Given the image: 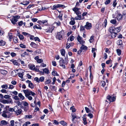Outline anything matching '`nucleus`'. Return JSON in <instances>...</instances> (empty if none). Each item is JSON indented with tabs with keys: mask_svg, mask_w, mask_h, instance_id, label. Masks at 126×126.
Here are the masks:
<instances>
[{
	"mask_svg": "<svg viewBox=\"0 0 126 126\" xmlns=\"http://www.w3.org/2000/svg\"><path fill=\"white\" fill-rule=\"evenodd\" d=\"M13 98L15 100H18L19 99V98L17 96H14Z\"/></svg>",
	"mask_w": 126,
	"mask_h": 126,
	"instance_id": "57",
	"label": "nucleus"
},
{
	"mask_svg": "<svg viewBox=\"0 0 126 126\" xmlns=\"http://www.w3.org/2000/svg\"><path fill=\"white\" fill-rule=\"evenodd\" d=\"M81 15H77V16L75 18V19L76 20H80L81 18Z\"/></svg>",
	"mask_w": 126,
	"mask_h": 126,
	"instance_id": "15",
	"label": "nucleus"
},
{
	"mask_svg": "<svg viewBox=\"0 0 126 126\" xmlns=\"http://www.w3.org/2000/svg\"><path fill=\"white\" fill-rule=\"evenodd\" d=\"M19 37L20 39L21 40H23L24 38L23 36L21 34H20L19 36Z\"/></svg>",
	"mask_w": 126,
	"mask_h": 126,
	"instance_id": "58",
	"label": "nucleus"
},
{
	"mask_svg": "<svg viewBox=\"0 0 126 126\" xmlns=\"http://www.w3.org/2000/svg\"><path fill=\"white\" fill-rule=\"evenodd\" d=\"M42 70L43 72L45 73L48 74L49 73V70L47 68H46L44 69H43Z\"/></svg>",
	"mask_w": 126,
	"mask_h": 126,
	"instance_id": "12",
	"label": "nucleus"
},
{
	"mask_svg": "<svg viewBox=\"0 0 126 126\" xmlns=\"http://www.w3.org/2000/svg\"><path fill=\"white\" fill-rule=\"evenodd\" d=\"M44 78L43 77H41L39 79V82H42L44 81Z\"/></svg>",
	"mask_w": 126,
	"mask_h": 126,
	"instance_id": "37",
	"label": "nucleus"
},
{
	"mask_svg": "<svg viewBox=\"0 0 126 126\" xmlns=\"http://www.w3.org/2000/svg\"><path fill=\"white\" fill-rule=\"evenodd\" d=\"M48 30L46 31V32H51L53 30V28L52 26H50L49 27V29H48Z\"/></svg>",
	"mask_w": 126,
	"mask_h": 126,
	"instance_id": "11",
	"label": "nucleus"
},
{
	"mask_svg": "<svg viewBox=\"0 0 126 126\" xmlns=\"http://www.w3.org/2000/svg\"><path fill=\"white\" fill-rule=\"evenodd\" d=\"M122 16L121 14H118V16H117L116 17L118 20H120L122 19Z\"/></svg>",
	"mask_w": 126,
	"mask_h": 126,
	"instance_id": "13",
	"label": "nucleus"
},
{
	"mask_svg": "<svg viewBox=\"0 0 126 126\" xmlns=\"http://www.w3.org/2000/svg\"><path fill=\"white\" fill-rule=\"evenodd\" d=\"M47 22V20H44L40 21V23L44 24L45 23Z\"/></svg>",
	"mask_w": 126,
	"mask_h": 126,
	"instance_id": "62",
	"label": "nucleus"
},
{
	"mask_svg": "<svg viewBox=\"0 0 126 126\" xmlns=\"http://www.w3.org/2000/svg\"><path fill=\"white\" fill-rule=\"evenodd\" d=\"M90 80L89 82V83L90 84H91L93 82V76L92 75V74L91 73H90Z\"/></svg>",
	"mask_w": 126,
	"mask_h": 126,
	"instance_id": "19",
	"label": "nucleus"
},
{
	"mask_svg": "<svg viewBox=\"0 0 126 126\" xmlns=\"http://www.w3.org/2000/svg\"><path fill=\"white\" fill-rule=\"evenodd\" d=\"M12 101L11 99H4L1 102L3 104H8L11 103Z\"/></svg>",
	"mask_w": 126,
	"mask_h": 126,
	"instance_id": "6",
	"label": "nucleus"
},
{
	"mask_svg": "<svg viewBox=\"0 0 126 126\" xmlns=\"http://www.w3.org/2000/svg\"><path fill=\"white\" fill-rule=\"evenodd\" d=\"M122 27L121 26H120L116 28H115L114 32V33H116L117 34V33L119 32L120 31Z\"/></svg>",
	"mask_w": 126,
	"mask_h": 126,
	"instance_id": "7",
	"label": "nucleus"
},
{
	"mask_svg": "<svg viewBox=\"0 0 126 126\" xmlns=\"http://www.w3.org/2000/svg\"><path fill=\"white\" fill-rule=\"evenodd\" d=\"M1 87L3 89H7L8 88V85L7 84H4L1 86Z\"/></svg>",
	"mask_w": 126,
	"mask_h": 126,
	"instance_id": "32",
	"label": "nucleus"
},
{
	"mask_svg": "<svg viewBox=\"0 0 126 126\" xmlns=\"http://www.w3.org/2000/svg\"><path fill=\"white\" fill-rule=\"evenodd\" d=\"M20 47L22 48H25L26 47V46L23 44H21L19 45Z\"/></svg>",
	"mask_w": 126,
	"mask_h": 126,
	"instance_id": "55",
	"label": "nucleus"
},
{
	"mask_svg": "<svg viewBox=\"0 0 126 126\" xmlns=\"http://www.w3.org/2000/svg\"><path fill=\"white\" fill-rule=\"evenodd\" d=\"M77 40L79 42L80 44H83L84 42L82 40V38L80 37L79 35H78L77 37Z\"/></svg>",
	"mask_w": 126,
	"mask_h": 126,
	"instance_id": "8",
	"label": "nucleus"
},
{
	"mask_svg": "<svg viewBox=\"0 0 126 126\" xmlns=\"http://www.w3.org/2000/svg\"><path fill=\"white\" fill-rule=\"evenodd\" d=\"M60 65L63 68H65V66L64 64H67L68 63V59L67 55L66 58H65L64 60H63L62 59L59 62Z\"/></svg>",
	"mask_w": 126,
	"mask_h": 126,
	"instance_id": "1",
	"label": "nucleus"
},
{
	"mask_svg": "<svg viewBox=\"0 0 126 126\" xmlns=\"http://www.w3.org/2000/svg\"><path fill=\"white\" fill-rule=\"evenodd\" d=\"M18 96L22 100H24L25 97H24L23 95L21 93H19L18 94Z\"/></svg>",
	"mask_w": 126,
	"mask_h": 126,
	"instance_id": "20",
	"label": "nucleus"
},
{
	"mask_svg": "<svg viewBox=\"0 0 126 126\" xmlns=\"http://www.w3.org/2000/svg\"><path fill=\"white\" fill-rule=\"evenodd\" d=\"M14 41L15 43H16L18 42L17 39V37H15L14 39Z\"/></svg>",
	"mask_w": 126,
	"mask_h": 126,
	"instance_id": "61",
	"label": "nucleus"
},
{
	"mask_svg": "<svg viewBox=\"0 0 126 126\" xmlns=\"http://www.w3.org/2000/svg\"><path fill=\"white\" fill-rule=\"evenodd\" d=\"M87 116L90 118H92L93 117V115L91 113H89Z\"/></svg>",
	"mask_w": 126,
	"mask_h": 126,
	"instance_id": "54",
	"label": "nucleus"
},
{
	"mask_svg": "<svg viewBox=\"0 0 126 126\" xmlns=\"http://www.w3.org/2000/svg\"><path fill=\"white\" fill-rule=\"evenodd\" d=\"M9 112L8 111H3V113L2 114V116L6 118L7 117V114H8Z\"/></svg>",
	"mask_w": 126,
	"mask_h": 126,
	"instance_id": "10",
	"label": "nucleus"
},
{
	"mask_svg": "<svg viewBox=\"0 0 126 126\" xmlns=\"http://www.w3.org/2000/svg\"><path fill=\"white\" fill-rule=\"evenodd\" d=\"M23 72H22V73H18V76L20 77L21 78H23Z\"/></svg>",
	"mask_w": 126,
	"mask_h": 126,
	"instance_id": "45",
	"label": "nucleus"
},
{
	"mask_svg": "<svg viewBox=\"0 0 126 126\" xmlns=\"http://www.w3.org/2000/svg\"><path fill=\"white\" fill-rule=\"evenodd\" d=\"M16 103L18 106H21V103H20L19 101L18 100V101H16Z\"/></svg>",
	"mask_w": 126,
	"mask_h": 126,
	"instance_id": "60",
	"label": "nucleus"
},
{
	"mask_svg": "<svg viewBox=\"0 0 126 126\" xmlns=\"http://www.w3.org/2000/svg\"><path fill=\"white\" fill-rule=\"evenodd\" d=\"M117 21L115 19L111 20L110 21V23L112 24H116Z\"/></svg>",
	"mask_w": 126,
	"mask_h": 126,
	"instance_id": "27",
	"label": "nucleus"
},
{
	"mask_svg": "<svg viewBox=\"0 0 126 126\" xmlns=\"http://www.w3.org/2000/svg\"><path fill=\"white\" fill-rule=\"evenodd\" d=\"M71 20L70 22L69 23L70 25H73L75 23V22L74 21V19L73 18H71Z\"/></svg>",
	"mask_w": 126,
	"mask_h": 126,
	"instance_id": "14",
	"label": "nucleus"
},
{
	"mask_svg": "<svg viewBox=\"0 0 126 126\" xmlns=\"http://www.w3.org/2000/svg\"><path fill=\"white\" fill-rule=\"evenodd\" d=\"M89 40L90 43L92 42L94 40V36H91Z\"/></svg>",
	"mask_w": 126,
	"mask_h": 126,
	"instance_id": "35",
	"label": "nucleus"
},
{
	"mask_svg": "<svg viewBox=\"0 0 126 126\" xmlns=\"http://www.w3.org/2000/svg\"><path fill=\"white\" fill-rule=\"evenodd\" d=\"M117 34L116 33H114V32H112L111 33V36L113 38H114L116 37Z\"/></svg>",
	"mask_w": 126,
	"mask_h": 126,
	"instance_id": "26",
	"label": "nucleus"
},
{
	"mask_svg": "<svg viewBox=\"0 0 126 126\" xmlns=\"http://www.w3.org/2000/svg\"><path fill=\"white\" fill-rule=\"evenodd\" d=\"M117 44L118 45H121L122 44V40H119L118 41Z\"/></svg>",
	"mask_w": 126,
	"mask_h": 126,
	"instance_id": "34",
	"label": "nucleus"
},
{
	"mask_svg": "<svg viewBox=\"0 0 126 126\" xmlns=\"http://www.w3.org/2000/svg\"><path fill=\"white\" fill-rule=\"evenodd\" d=\"M28 107L29 106H27V107H25L24 106V107H22V109H23L25 111H26L28 109Z\"/></svg>",
	"mask_w": 126,
	"mask_h": 126,
	"instance_id": "42",
	"label": "nucleus"
},
{
	"mask_svg": "<svg viewBox=\"0 0 126 126\" xmlns=\"http://www.w3.org/2000/svg\"><path fill=\"white\" fill-rule=\"evenodd\" d=\"M8 110L11 112H12L14 111V108H10L8 109Z\"/></svg>",
	"mask_w": 126,
	"mask_h": 126,
	"instance_id": "64",
	"label": "nucleus"
},
{
	"mask_svg": "<svg viewBox=\"0 0 126 126\" xmlns=\"http://www.w3.org/2000/svg\"><path fill=\"white\" fill-rule=\"evenodd\" d=\"M115 28L113 27H110L109 30L110 32L111 33L112 32H114Z\"/></svg>",
	"mask_w": 126,
	"mask_h": 126,
	"instance_id": "25",
	"label": "nucleus"
},
{
	"mask_svg": "<svg viewBox=\"0 0 126 126\" xmlns=\"http://www.w3.org/2000/svg\"><path fill=\"white\" fill-rule=\"evenodd\" d=\"M117 54L119 56H120L121 54V51L119 49H117Z\"/></svg>",
	"mask_w": 126,
	"mask_h": 126,
	"instance_id": "36",
	"label": "nucleus"
},
{
	"mask_svg": "<svg viewBox=\"0 0 126 126\" xmlns=\"http://www.w3.org/2000/svg\"><path fill=\"white\" fill-rule=\"evenodd\" d=\"M30 69L32 70H34L35 69V66L34 65H31L30 66Z\"/></svg>",
	"mask_w": 126,
	"mask_h": 126,
	"instance_id": "41",
	"label": "nucleus"
},
{
	"mask_svg": "<svg viewBox=\"0 0 126 126\" xmlns=\"http://www.w3.org/2000/svg\"><path fill=\"white\" fill-rule=\"evenodd\" d=\"M33 28L34 29L36 28L37 29H42V28L40 27L39 25H38V26H37L36 25H35L33 27Z\"/></svg>",
	"mask_w": 126,
	"mask_h": 126,
	"instance_id": "28",
	"label": "nucleus"
},
{
	"mask_svg": "<svg viewBox=\"0 0 126 126\" xmlns=\"http://www.w3.org/2000/svg\"><path fill=\"white\" fill-rule=\"evenodd\" d=\"M101 83L102 84L101 85L103 87H104L106 84V82L103 81H101Z\"/></svg>",
	"mask_w": 126,
	"mask_h": 126,
	"instance_id": "49",
	"label": "nucleus"
},
{
	"mask_svg": "<svg viewBox=\"0 0 126 126\" xmlns=\"http://www.w3.org/2000/svg\"><path fill=\"white\" fill-rule=\"evenodd\" d=\"M30 45L33 48H36L37 47V45L33 42H31Z\"/></svg>",
	"mask_w": 126,
	"mask_h": 126,
	"instance_id": "17",
	"label": "nucleus"
},
{
	"mask_svg": "<svg viewBox=\"0 0 126 126\" xmlns=\"http://www.w3.org/2000/svg\"><path fill=\"white\" fill-rule=\"evenodd\" d=\"M22 111V110L21 109H19L17 110V111L16 112V113L17 114V115L20 114Z\"/></svg>",
	"mask_w": 126,
	"mask_h": 126,
	"instance_id": "24",
	"label": "nucleus"
},
{
	"mask_svg": "<svg viewBox=\"0 0 126 126\" xmlns=\"http://www.w3.org/2000/svg\"><path fill=\"white\" fill-rule=\"evenodd\" d=\"M19 109L18 106H16L14 108V111L15 112H16L17 111V110Z\"/></svg>",
	"mask_w": 126,
	"mask_h": 126,
	"instance_id": "44",
	"label": "nucleus"
},
{
	"mask_svg": "<svg viewBox=\"0 0 126 126\" xmlns=\"http://www.w3.org/2000/svg\"><path fill=\"white\" fill-rule=\"evenodd\" d=\"M70 109L73 112H75L76 111L75 109L74 106H72L70 107Z\"/></svg>",
	"mask_w": 126,
	"mask_h": 126,
	"instance_id": "52",
	"label": "nucleus"
},
{
	"mask_svg": "<svg viewBox=\"0 0 126 126\" xmlns=\"http://www.w3.org/2000/svg\"><path fill=\"white\" fill-rule=\"evenodd\" d=\"M81 50H85L87 49V47L86 46H85L84 45H82L80 47Z\"/></svg>",
	"mask_w": 126,
	"mask_h": 126,
	"instance_id": "23",
	"label": "nucleus"
},
{
	"mask_svg": "<svg viewBox=\"0 0 126 126\" xmlns=\"http://www.w3.org/2000/svg\"><path fill=\"white\" fill-rule=\"evenodd\" d=\"M116 0H114L113 2V5L114 7H115L117 4V2H116Z\"/></svg>",
	"mask_w": 126,
	"mask_h": 126,
	"instance_id": "53",
	"label": "nucleus"
},
{
	"mask_svg": "<svg viewBox=\"0 0 126 126\" xmlns=\"http://www.w3.org/2000/svg\"><path fill=\"white\" fill-rule=\"evenodd\" d=\"M14 121L13 120L10 121V123L11 126H14Z\"/></svg>",
	"mask_w": 126,
	"mask_h": 126,
	"instance_id": "48",
	"label": "nucleus"
},
{
	"mask_svg": "<svg viewBox=\"0 0 126 126\" xmlns=\"http://www.w3.org/2000/svg\"><path fill=\"white\" fill-rule=\"evenodd\" d=\"M74 11L75 13L78 12L79 10V8L77 7H74L72 9Z\"/></svg>",
	"mask_w": 126,
	"mask_h": 126,
	"instance_id": "21",
	"label": "nucleus"
},
{
	"mask_svg": "<svg viewBox=\"0 0 126 126\" xmlns=\"http://www.w3.org/2000/svg\"><path fill=\"white\" fill-rule=\"evenodd\" d=\"M57 5H54L51 8V9L53 10H55L56 8H57Z\"/></svg>",
	"mask_w": 126,
	"mask_h": 126,
	"instance_id": "50",
	"label": "nucleus"
},
{
	"mask_svg": "<svg viewBox=\"0 0 126 126\" xmlns=\"http://www.w3.org/2000/svg\"><path fill=\"white\" fill-rule=\"evenodd\" d=\"M10 97V96L8 95H5L4 96L3 98L5 99L9 98Z\"/></svg>",
	"mask_w": 126,
	"mask_h": 126,
	"instance_id": "59",
	"label": "nucleus"
},
{
	"mask_svg": "<svg viewBox=\"0 0 126 126\" xmlns=\"http://www.w3.org/2000/svg\"><path fill=\"white\" fill-rule=\"evenodd\" d=\"M61 55L63 56H64L65 53V51L64 49H62L61 50Z\"/></svg>",
	"mask_w": 126,
	"mask_h": 126,
	"instance_id": "29",
	"label": "nucleus"
},
{
	"mask_svg": "<svg viewBox=\"0 0 126 126\" xmlns=\"http://www.w3.org/2000/svg\"><path fill=\"white\" fill-rule=\"evenodd\" d=\"M63 34L64 32L62 31L58 32L56 36V38L59 40H61L63 39Z\"/></svg>",
	"mask_w": 126,
	"mask_h": 126,
	"instance_id": "3",
	"label": "nucleus"
},
{
	"mask_svg": "<svg viewBox=\"0 0 126 126\" xmlns=\"http://www.w3.org/2000/svg\"><path fill=\"white\" fill-rule=\"evenodd\" d=\"M5 44V42L2 40H1L0 41V45L3 46Z\"/></svg>",
	"mask_w": 126,
	"mask_h": 126,
	"instance_id": "30",
	"label": "nucleus"
},
{
	"mask_svg": "<svg viewBox=\"0 0 126 126\" xmlns=\"http://www.w3.org/2000/svg\"><path fill=\"white\" fill-rule=\"evenodd\" d=\"M12 61H12V62H13L14 64L15 65H17L18 64V63L16 62V60H12Z\"/></svg>",
	"mask_w": 126,
	"mask_h": 126,
	"instance_id": "39",
	"label": "nucleus"
},
{
	"mask_svg": "<svg viewBox=\"0 0 126 126\" xmlns=\"http://www.w3.org/2000/svg\"><path fill=\"white\" fill-rule=\"evenodd\" d=\"M22 103H23V105L24 106H28V104L27 102L26 101H23Z\"/></svg>",
	"mask_w": 126,
	"mask_h": 126,
	"instance_id": "38",
	"label": "nucleus"
},
{
	"mask_svg": "<svg viewBox=\"0 0 126 126\" xmlns=\"http://www.w3.org/2000/svg\"><path fill=\"white\" fill-rule=\"evenodd\" d=\"M0 72L1 74L3 75H6L7 73V71H6L2 70H0Z\"/></svg>",
	"mask_w": 126,
	"mask_h": 126,
	"instance_id": "16",
	"label": "nucleus"
},
{
	"mask_svg": "<svg viewBox=\"0 0 126 126\" xmlns=\"http://www.w3.org/2000/svg\"><path fill=\"white\" fill-rule=\"evenodd\" d=\"M110 2V0H107L105 2V4L107 5L109 4Z\"/></svg>",
	"mask_w": 126,
	"mask_h": 126,
	"instance_id": "63",
	"label": "nucleus"
},
{
	"mask_svg": "<svg viewBox=\"0 0 126 126\" xmlns=\"http://www.w3.org/2000/svg\"><path fill=\"white\" fill-rule=\"evenodd\" d=\"M51 80H49V79L47 80L46 81H45V84H48L50 83L51 82Z\"/></svg>",
	"mask_w": 126,
	"mask_h": 126,
	"instance_id": "51",
	"label": "nucleus"
},
{
	"mask_svg": "<svg viewBox=\"0 0 126 126\" xmlns=\"http://www.w3.org/2000/svg\"><path fill=\"white\" fill-rule=\"evenodd\" d=\"M59 123L63 126H67V124L64 121H62L59 122Z\"/></svg>",
	"mask_w": 126,
	"mask_h": 126,
	"instance_id": "18",
	"label": "nucleus"
},
{
	"mask_svg": "<svg viewBox=\"0 0 126 126\" xmlns=\"http://www.w3.org/2000/svg\"><path fill=\"white\" fill-rule=\"evenodd\" d=\"M71 115L72 118H77V117L76 116V114L74 113H72Z\"/></svg>",
	"mask_w": 126,
	"mask_h": 126,
	"instance_id": "43",
	"label": "nucleus"
},
{
	"mask_svg": "<svg viewBox=\"0 0 126 126\" xmlns=\"http://www.w3.org/2000/svg\"><path fill=\"white\" fill-rule=\"evenodd\" d=\"M8 36L9 37V40L10 41H11V39L13 38L12 35V34L11 33L10 34H8Z\"/></svg>",
	"mask_w": 126,
	"mask_h": 126,
	"instance_id": "40",
	"label": "nucleus"
},
{
	"mask_svg": "<svg viewBox=\"0 0 126 126\" xmlns=\"http://www.w3.org/2000/svg\"><path fill=\"white\" fill-rule=\"evenodd\" d=\"M17 17L18 16H15L14 17L11 19V20L16 22H17L18 21Z\"/></svg>",
	"mask_w": 126,
	"mask_h": 126,
	"instance_id": "22",
	"label": "nucleus"
},
{
	"mask_svg": "<svg viewBox=\"0 0 126 126\" xmlns=\"http://www.w3.org/2000/svg\"><path fill=\"white\" fill-rule=\"evenodd\" d=\"M34 39L35 41H38L39 42H40V40L39 38L38 37H35L33 38Z\"/></svg>",
	"mask_w": 126,
	"mask_h": 126,
	"instance_id": "46",
	"label": "nucleus"
},
{
	"mask_svg": "<svg viewBox=\"0 0 126 126\" xmlns=\"http://www.w3.org/2000/svg\"><path fill=\"white\" fill-rule=\"evenodd\" d=\"M92 26L91 24L88 22L86 23V24L85 26V28L87 30H89L91 28Z\"/></svg>",
	"mask_w": 126,
	"mask_h": 126,
	"instance_id": "5",
	"label": "nucleus"
},
{
	"mask_svg": "<svg viewBox=\"0 0 126 126\" xmlns=\"http://www.w3.org/2000/svg\"><path fill=\"white\" fill-rule=\"evenodd\" d=\"M107 24V21L106 19H105L103 23L102 24L103 26H104L105 27V28L106 27Z\"/></svg>",
	"mask_w": 126,
	"mask_h": 126,
	"instance_id": "33",
	"label": "nucleus"
},
{
	"mask_svg": "<svg viewBox=\"0 0 126 126\" xmlns=\"http://www.w3.org/2000/svg\"><path fill=\"white\" fill-rule=\"evenodd\" d=\"M107 99L110 102H112L114 101L116 99V97L114 96L111 97L109 95L107 97Z\"/></svg>",
	"mask_w": 126,
	"mask_h": 126,
	"instance_id": "4",
	"label": "nucleus"
},
{
	"mask_svg": "<svg viewBox=\"0 0 126 126\" xmlns=\"http://www.w3.org/2000/svg\"><path fill=\"white\" fill-rule=\"evenodd\" d=\"M29 87L31 88H33L34 87V85L32 82H31L28 85Z\"/></svg>",
	"mask_w": 126,
	"mask_h": 126,
	"instance_id": "31",
	"label": "nucleus"
},
{
	"mask_svg": "<svg viewBox=\"0 0 126 126\" xmlns=\"http://www.w3.org/2000/svg\"><path fill=\"white\" fill-rule=\"evenodd\" d=\"M85 110L87 113H88L90 112V109L88 108H87V107H85Z\"/></svg>",
	"mask_w": 126,
	"mask_h": 126,
	"instance_id": "56",
	"label": "nucleus"
},
{
	"mask_svg": "<svg viewBox=\"0 0 126 126\" xmlns=\"http://www.w3.org/2000/svg\"><path fill=\"white\" fill-rule=\"evenodd\" d=\"M32 117V116L31 115H26L25 117V118H31Z\"/></svg>",
	"mask_w": 126,
	"mask_h": 126,
	"instance_id": "47",
	"label": "nucleus"
},
{
	"mask_svg": "<svg viewBox=\"0 0 126 126\" xmlns=\"http://www.w3.org/2000/svg\"><path fill=\"white\" fill-rule=\"evenodd\" d=\"M1 124L3 125H6V126H10L9 123L5 120L1 121Z\"/></svg>",
	"mask_w": 126,
	"mask_h": 126,
	"instance_id": "9",
	"label": "nucleus"
},
{
	"mask_svg": "<svg viewBox=\"0 0 126 126\" xmlns=\"http://www.w3.org/2000/svg\"><path fill=\"white\" fill-rule=\"evenodd\" d=\"M23 91L25 94L26 96H28L29 95H31L33 96L35 95L36 94L34 93L28 89L26 90H23Z\"/></svg>",
	"mask_w": 126,
	"mask_h": 126,
	"instance_id": "2",
	"label": "nucleus"
}]
</instances>
